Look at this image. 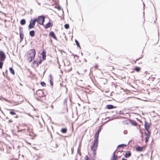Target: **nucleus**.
I'll use <instances>...</instances> for the list:
<instances>
[{"instance_id":"obj_1","label":"nucleus","mask_w":160,"mask_h":160,"mask_svg":"<svg viewBox=\"0 0 160 160\" xmlns=\"http://www.w3.org/2000/svg\"><path fill=\"white\" fill-rule=\"evenodd\" d=\"M35 54L36 52L34 49H31L28 52V59L29 61V62H31L34 59Z\"/></svg>"},{"instance_id":"obj_2","label":"nucleus","mask_w":160,"mask_h":160,"mask_svg":"<svg viewBox=\"0 0 160 160\" xmlns=\"http://www.w3.org/2000/svg\"><path fill=\"white\" fill-rule=\"evenodd\" d=\"M36 22L40 25H44V22L45 21V17L43 15L40 16L38 17L37 18H36Z\"/></svg>"},{"instance_id":"obj_3","label":"nucleus","mask_w":160,"mask_h":160,"mask_svg":"<svg viewBox=\"0 0 160 160\" xmlns=\"http://www.w3.org/2000/svg\"><path fill=\"white\" fill-rule=\"evenodd\" d=\"M36 22V19H34L33 20L31 19L30 22V23L28 26V28L31 29L33 28Z\"/></svg>"},{"instance_id":"obj_4","label":"nucleus","mask_w":160,"mask_h":160,"mask_svg":"<svg viewBox=\"0 0 160 160\" xmlns=\"http://www.w3.org/2000/svg\"><path fill=\"white\" fill-rule=\"evenodd\" d=\"M98 146V144H92V145L91 146V149L92 151L94 158H95L96 154V150Z\"/></svg>"},{"instance_id":"obj_5","label":"nucleus","mask_w":160,"mask_h":160,"mask_svg":"<svg viewBox=\"0 0 160 160\" xmlns=\"http://www.w3.org/2000/svg\"><path fill=\"white\" fill-rule=\"evenodd\" d=\"M99 133H98L97 132H96L95 136H94V142L93 143V144H98V137L99 135Z\"/></svg>"},{"instance_id":"obj_6","label":"nucleus","mask_w":160,"mask_h":160,"mask_svg":"<svg viewBox=\"0 0 160 160\" xmlns=\"http://www.w3.org/2000/svg\"><path fill=\"white\" fill-rule=\"evenodd\" d=\"M6 58V55L2 51H0V61H4Z\"/></svg>"},{"instance_id":"obj_7","label":"nucleus","mask_w":160,"mask_h":160,"mask_svg":"<svg viewBox=\"0 0 160 160\" xmlns=\"http://www.w3.org/2000/svg\"><path fill=\"white\" fill-rule=\"evenodd\" d=\"M150 124L151 123H148L146 121H145L144 124L145 128L147 132H150L149 131V129L150 128Z\"/></svg>"},{"instance_id":"obj_8","label":"nucleus","mask_w":160,"mask_h":160,"mask_svg":"<svg viewBox=\"0 0 160 160\" xmlns=\"http://www.w3.org/2000/svg\"><path fill=\"white\" fill-rule=\"evenodd\" d=\"M10 114L13 116L14 118H17L18 117V115H17L15 112V110L14 109H11L9 112Z\"/></svg>"},{"instance_id":"obj_9","label":"nucleus","mask_w":160,"mask_h":160,"mask_svg":"<svg viewBox=\"0 0 160 160\" xmlns=\"http://www.w3.org/2000/svg\"><path fill=\"white\" fill-rule=\"evenodd\" d=\"M151 133L150 132H145V134L146 136L145 137V142L147 143L148 141V139Z\"/></svg>"},{"instance_id":"obj_10","label":"nucleus","mask_w":160,"mask_h":160,"mask_svg":"<svg viewBox=\"0 0 160 160\" xmlns=\"http://www.w3.org/2000/svg\"><path fill=\"white\" fill-rule=\"evenodd\" d=\"M49 35L52 38H54L55 39L57 40V38L56 36L55 33L53 31H51L50 32Z\"/></svg>"},{"instance_id":"obj_11","label":"nucleus","mask_w":160,"mask_h":160,"mask_svg":"<svg viewBox=\"0 0 160 160\" xmlns=\"http://www.w3.org/2000/svg\"><path fill=\"white\" fill-rule=\"evenodd\" d=\"M52 25H53L51 22H49L45 25V26H44V28H45L47 29L52 27Z\"/></svg>"},{"instance_id":"obj_12","label":"nucleus","mask_w":160,"mask_h":160,"mask_svg":"<svg viewBox=\"0 0 160 160\" xmlns=\"http://www.w3.org/2000/svg\"><path fill=\"white\" fill-rule=\"evenodd\" d=\"M116 151L113 154V156L111 158V160H118L117 156L115 154Z\"/></svg>"},{"instance_id":"obj_13","label":"nucleus","mask_w":160,"mask_h":160,"mask_svg":"<svg viewBox=\"0 0 160 160\" xmlns=\"http://www.w3.org/2000/svg\"><path fill=\"white\" fill-rule=\"evenodd\" d=\"M143 148L140 146L137 147L136 148V150L138 152H141L143 151Z\"/></svg>"},{"instance_id":"obj_14","label":"nucleus","mask_w":160,"mask_h":160,"mask_svg":"<svg viewBox=\"0 0 160 160\" xmlns=\"http://www.w3.org/2000/svg\"><path fill=\"white\" fill-rule=\"evenodd\" d=\"M46 52L44 51H43L42 53L41 54L42 55V58L43 60H45L46 58Z\"/></svg>"},{"instance_id":"obj_15","label":"nucleus","mask_w":160,"mask_h":160,"mask_svg":"<svg viewBox=\"0 0 160 160\" xmlns=\"http://www.w3.org/2000/svg\"><path fill=\"white\" fill-rule=\"evenodd\" d=\"M129 122L133 125L134 126H136L138 124L136 122L131 119L129 120Z\"/></svg>"},{"instance_id":"obj_16","label":"nucleus","mask_w":160,"mask_h":160,"mask_svg":"<svg viewBox=\"0 0 160 160\" xmlns=\"http://www.w3.org/2000/svg\"><path fill=\"white\" fill-rule=\"evenodd\" d=\"M106 107L108 109H111L116 108V107H114V106L112 105L109 104L107 105Z\"/></svg>"},{"instance_id":"obj_17","label":"nucleus","mask_w":160,"mask_h":160,"mask_svg":"<svg viewBox=\"0 0 160 160\" xmlns=\"http://www.w3.org/2000/svg\"><path fill=\"white\" fill-rule=\"evenodd\" d=\"M131 155V153L130 152H126L125 155V157L126 158H128L130 157Z\"/></svg>"},{"instance_id":"obj_18","label":"nucleus","mask_w":160,"mask_h":160,"mask_svg":"<svg viewBox=\"0 0 160 160\" xmlns=\"http://www.w3.org/2000/svg\"><path fill=\"white\" fill-rule=\"evenodd\" d=\"M29 35L32 37H33L35 35V32L34 30H32L29 32Z\"/></svg>"},{"instance_id":"obj_19","label":"nucleus","mask_w":160,"mask_h":160,"mask_svg":"<svg viewBox=\"0 0 160 160\" xmlns=\"http://www.w3.org/2000/svg\"><path fill=\"white\" fill-rule=\"evenodd\" d=\"M20 24L22 25H24L26 23V20L25 19H22L21 20L20 22Z\"/></svg>"},{"instance_id":"obj_20","label":"nucleus","mask_w":160,"mask_h":160,"mask_svg":"<svg viewBox=\"0 0 160 160\" xmlns=\"http://www.w3.org/2000/svg\"><path fill=\"white\" fill-rule=\"evenodd\" d=\"M9 70L11 72V73L13 75L15 74V72L14 70L12 68H9Z\"/></svg>"},{"instance_id":"obj_21","label":"nucleus","mask_w":160,"mask_h":160,"mask_svg":"<svg viewBox=\"0 0 160 160\" xmlns=\"http://www.w3.org/2000/svg\"><path fill=\"white\" fill-rule=\"evenodd\" d=\"M61 132L63 133H66L67 132V129L66 128H62L61 129Z\"/></svg>"},{"instance_id":"obj_22","label":"nucleus","mask_w":160,"mask_h":160,"mask_svg":"<svg viewBox=\"0 0 160 160\" xmlns=\"http://www.w3.org/2000/svg\"><path fill=\"white\" fill-rule=\"evenodd\" d=\"M126 145L125 144H121L118 145V147L117 148H123L124 147H126Z\"/></svg>"},{"instance_id":"obj_23","label":"nucleus","mask_w":160,"mask_h":160,"mask_svg":"<svg viewBox=\"0 0 160 160\" xmlns=\"http://www.w3.org/2000/svg\"><path fill=\"white\" fill-rule=\"evenodd\" d=\"M42 62V59H40L38 62H37L36 63V67H38V66L39 64H40Z\"/></svg>"},{"instance_id":"obj_24","label":"nucleus","mask_w":160,"mask_h":160,"mask_svg":"<svg viewBox=\"0 0 160 160\" xmlns=\"http://www.w3.org/2000/svg\"><path fill=\"white\" fill-rule=\"evenodd\" d=\"M141 69V68L138 67H136L135 68V70L138 72H139Z\"/></svg>"},{"instance_id":"obj_25","label":"nucleus","mask_w":160,"mask_h":160,"mask_svg":"<svg viewBox=\"0 0 160 160\" xmlns=\"http://www.w3.org/2000/svg\"><path fill=\"white\" fill-rule=\"evenodd\" d=\"M23 37H24V35H23V34L22 33H20V39L21 40H22L23 38Z\"/></svg>"},{"instance_id":"obj_26","label":"nucleus","mask_w":160,"mask_h":160,"mask_svg":"<svg viewBox=\"0 0 160 160\" xmlns=\"http://www.w3.org/2000/svg\"><path fill=\"white\" fill-rule=\"evenodd\" d=\"M75 42L76 43L77 46L78 47L80 48V45L79 43V42L76 39H75Z\"/></svg>"},{"instance_id":"obj_27","label":"nucleus","mask_w":160,"mask_h":160,"mask_svg":"<svg viewBox=\"0 0 160 160\" xmlns=\"http://www.w3.org/2000/svg\"><path fill=\"white\" fill-rule=\"evenodd\" d=\"M38 92L39 93H41L42 94V95L41 96H39L40 97H42L43 94V92L42 91V90H38L37 92V93H38Z\"/></svg>"},{"instance_id":"obj_28","label":"nucleus","mask_w":160,"mask_h":160,"mask_svg":"<svg viewBox=\"0 0 160 160\" xmlns=\"http://www.w3.org/2000/svg\"><path fill=\"white\" fill-rule=\"evenodd\" d=\"M4 61H0V69L2 68L3 65V62Z\"/></svg>"},{"instance_id":"obj_29","label":"nucleus","mask_w":160,"mask_h":160,"mask_svg":"<svg viewBox=\"0 0 160 160\" xmlns=\"http://www.w3.org/2000/svg\"><path fill=\"white\" fill-rule=\"evenodd\" d=\"M64 27L66 29H68L69 27V25L68 24H66L64 25Z\"/></svg>"},{"instance_id":"obj_30","label":"nucleus","mask_w":160,"mask_h":160,"mask_svg":"<svg viewBox=\"0 0 160 160\" xmlns=\"http://www.w3.org/2000/svg\"><path fill=\"white\" fill-rule=\"evenodd\" d=\"M49 77L50 78V81H53V77L52 74H50L49 75Z\"/></svg>"},{"instance_id":"obj_31","label":"nucleus","mask_w":160,"mask_h":160,"mask_svg":"<svg viewBox=\"0 0 160 160\" xmlns=\"http://www.w3.org/2000/svg\"><path fill=\"white\" fill-rule=\"evenodd\" d=\"M41 85L42 86L45 87L46 86V84L43 82H41Z\"/></svg>"},{"instance_id":"obj_32","label":"nucleus","mask_w":160,"mask_h":160,"mask_svg":"<svg viewBox=\"0 0 160 160\" xmlns=\"http://www.w3.org/2000/svg\"><path fill=\"white\" fill-rule=\"evenodd\" d=\"M102 129V128H100L97 131V132L98 133H99L100 132L101 130Z\"/></svg>"},{"instance_id":"obj_33","label":"nucleus","mask_w":160,"mask_h":160,"mask_svg":"<svg viewBox=\"0 0 160 160\" xmlns=\"http://www.w3.org/2000/svg\"><path fill=\"white\" fill-rule=\"evenodd\" d=\"M19 29L20 33H22V32H23V31L22 30V28L21 27H20L19 28Z\"/></svg>"},{"instance_id":"obj_34","label":"nucleus","mask_w":160,"mask_h":160,"mask_svg":"<svg viewBox=\"0 0 160 160\" xmlns=\"http://www.w3.org/2000/svg\"><path fill=\"white\" fill-rule=\"evenodd\" d=\"M57 8L59 10H60L61 9V8L59 6H57Z\"/></svg>"},{"instance_id":"obj_35","label":"nucleus","mask_w":160,"mask_h":160,"mask_svg":"<svg viewBox=\"0 0 160 160\" xmlns=\"http://www.w3.org/2000/svg\"><path fill=\"white\" fill-rule=\"evenodd\" d=\"M118 114H123L124 115V113L123 112H122L121 111H119V113H118Z\"/></svg>"},{"instance_id":"obj_36","label":"nucleus","mask_w":160,"mask_h":160,"mask_svg":"<svg viewBox=\"0 0 160 160\" xmlns=\"http://www.w3.org/2000/svg\"><path fill=\"white\" fill-rule=\"evenodd\" d=\"M86 160H89V158L87 155H86L85 157Z\"/></svg>"},{"instance_id":"obj_37","label":"nucleus","mask_w":160,"mask_h":160,"mask_svg":"<svg viewBox=\"0 0 160 160\" xmlns=\"http://www.w3.org/2000/svg\"><path fill=\"white\" fill-rule=\"evenodd\" d=\"M127 132H128L127 130H124V131H123V133L125 134H126L127 133Z\"/></svg>"},{"instance_id":"obj_38","label":"nucleus","mask_w":160,"mask_h":160,"mask_svg":"<svg viewBox=\"0 0 160 160\" xmlns=\"http://www.w3.org/2000/svg\"><path fill=\"white\" fill-rule=\"evenodd\" d=\"M53 81H50V84L51 85H53Z\"/></svg>"},{"instance_id":"obj_39","label":"nucleus","mask_w":160,"mask_h":160,"mask_svg":"<svg viewBox=\"0 0 160 160\" xmlns=\"http://www.w3.org/2000/svg\"><path fill=\"white\" fill-rule=\"evenodd\" d=\"M37 62H36V61H33V64H36Z\"/></svg>"},{"instance_id":"obj_40","label":"nucleus","mask_w":160,"mask_h":160,"mask_svg":"<svg viewBox=\"0 0 160 160\" xmlns=\"http://www.w3.org/2000/svg\"><path fill=\"white\" fill-rule=\"evenodd\" d=\"M12 122V119H10L8 121V122L10 123Z\"/></svg>"},{"instance_id":"obj_41","label":"nucleus","mask_w":160,"mask_h":160,"mask_svg":"<svg viewBox=\"0 0 160 160\" xmlns=\"http://www.w3.org/2000/svg\"><path fill=\"white\" fill-rule=\"evenodd\" d=\"M67 101V100L66 99H65L64 100V103H66V102Z\"/></svg>"},{"instance_id":"obj_42","label":"nucleus","mask_w":160,"mask_h":160,"mask_svg":"<svg viewBox=\"0 0 160 160\" xmlns=\"http://www.w3.org/2000/svg\"><path fill=\"white\" fill-rule=\"evenodd\" d=\"M122 152V151H119L117 153H118L119 152L121 153Z\"/></svg>"},{"instance_id":"obj_43","label":"nucleus","mask_w":160,"mask_h":160,"mask_svg":"<svg viewBox=\"0 0 160 160\" xmlns=\"http://www.w3.org/2000/svg\"><path fill=\"white\" fill-rule=\"evenodd\" d=\"M98 67V65H95V68H97Z\"/></svg>"},{"instance_id":"obj_44","label":"nucleus","mask_w":160,"mask_h":160,"mask_svg":"<svg viewBox=\"0 0 160 160\" xmlns=\"http://www.w3.org/2000/svg\"><path fill=\"white\" fill-rule=\"evenodd\" d=\"M3 99H4L5 101H6L8 102V100L7 99H5V98H3Z\"/></svg>"},{"instance_id":"obj_45","label":"nucleus","mask_w":160,"mask_h":160,"mask_svg":"<svg viewBox=\"0 0 160 160\" xmlns=\"http://www.w3.org/2000/svg\"><path fill=\"white\" fill-rule=\"evenodd\" d=\"M74 57H78V56L77 55H74Z\"/></svg>"},{"instance_id":"obj_46","label":"nucleus","mask_w":160,"mask_h":160,"mask_svg":"<svg viewBox=\"0 0 160 160\" xmlns=\"http://www.w3.org/2000/svg\"><path fill=\"white\" fill-rule=\"evenodd\" d=\"M23 130H18V132H20V131H23Z\"/></svg>"},{"instance_id":"obj_47","label":"nucleus","mask_w":160,"mask_h":160,"mask_svg":"<svg viewBox=\"0 0 160 160\" xmlns=\"http://www.w3.org/2000/svg\"><path fill=\"white\" fill-rule=\"evenodd\" d=\"M122 160H127V159H124V158H122Z\"/></svg>"},{"instance_id":"obj_48","label":"nucleus","mask_w":160,"mask_h":160,"mask_svg":"<svg viewBox=\"0 0 160 160\" xmlns=\"http://www.w3.org/2000/svg\"><path fill=\"white\" fill-rule=\"evenodd\" d=\"M51 108H53V106L52 105H51Z\"/></svg>"},{"instance_id":"obj_49","label":"nucleus","mask_w":160,"mask_h":160,"mask_svg":"<svg viewBox=\"0 0 160 160\" xmlns=\"http://www.w3.org/2000/svg\"><path fill=\"white\" fill-rule=\"evenodd\" d=\"M81 54L82 55H83V54H82V52L81 53Z\"/></svg>"},{"instance_id":"obj_50","label":"nucleus","mask_w":160,"mask_h":160,"mask_svg":"<svg viewBox=\"0 0 160 160\" xmlns=\"http://www.w3.org/2000/svg\"><path fill=\"white\" fill-rule=\"evenodd\" d=\"M122 117V118H125V117Z\"/></svg>"},{"instance_id":"obj_51","label":"nucleus","mask_w":160,"mask_h":160,"mask_svg":"<svg viewBox=\"0 0 160 160\" xmlns=\"http://www.w3.org/2000/svg\"><path fill=\"white\" fill-rule=\"evenodd\" d=\"M6 118H7V119H8V117H7Z\"/></svg>"},{"instance_id":"obj_52","label":"nucleus","mask_w":160,"mask_h":160,"mask_svg":"<svg viewBox=\"0 0 160 160\" xmlns=\"http://www.w3.org/2000/svg\"><path fill=\"white\" fill-rule=\"evenodd\" d=\"M143 4L144 6L145 5H144V3H143Z\"/></svg>"},{"instance_id":"obj_53","label":"nucleus","mask_w":160,"mask_h":160,"mask_svg":"<svg viewBox=\"0 0 160 160\" xmlns=\"http://www.w3.org/2000/svg\"><path fill=\"white\" fill-rule=\"evenodd\" d=\"M93 160H94V159H93Z\"/></svg>"}]
</instances>
